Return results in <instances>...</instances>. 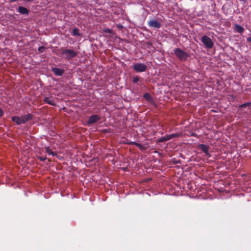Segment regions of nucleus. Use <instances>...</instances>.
Returning <instances> with one entry per match:
<instances>
[{"label": "nucleus", "instance_id": "obj_1", "mask_svg": "<svg viewBox=\"0 0 251 251\" xmlns=\"http://www.w3.org/2000/svg\"><path fill=\"white\" fill-rule=\"evenodd\" d=\"M33 117L32 114L28 113L21 117L13 116L11 118V120L13 122H15L17 125H20L25 124L28 121H30L32 119Z\"/></svg>", "mask_w": 251, "mask_h": 251}, {"label": "nucleus", "instance_id": "obj_23", "mask_svg": "<svg viewBox=\"0 0 251 251\" xmlns=\"http://www.w3.org/2000/svg\"><path fill=\"white\" fill-rule=\"evenodd\" d=\"M3 115V110L0 107V118Z\"/></svg>", "mask_w": 251, "mask_h": 251}, {"label": "nucleus", "instance_id": "obj_8", "mask_svg": "<svg viewBox=\"0 0 251 251\" xmlns=\"http://www.w3.org/2000/svg\"><path fill=\"white\" fill-rule=\"evenodd\" d=\"M100 117L98 115H93L89 117L88 124L89 125L93 124L100 120Z\"/></svg>", "mask_w": 251, "mask_h": 251}, {"label": "nucleus", "instance_id": "obj_20", "mask_svg": "<svg viewBox=\"0 0 251 251\" xmlns=\"http://www.w3.org/2000/svg\"><path fill=\"white\" fill-rule=\"evenodd\" d=\"M38 158L40 161H41L42 162L45 161L47 159L46 157H43V156H38Z\"/></svg>", "mask_w": 251, "mask_h": 251}, {"label": "nucleus", "instance_id": "obj_3", "mask_svg": "<svg viewBox=\"0 0 251 251\" xmlns=\"http://www.w3.org/2000/svg\"><path fill=\"white\" fill-rule=\"evenodd\" d=\"M174 52L176 56L181 61H184L190 56L189 54L180 48H175Z\"/></svg>", "mask_w": 251, "mask_h": 251}, {"label": "nucleus", "instance_id": "obj_10", "mask_svg": "<svg viewBox=\"0 0 251 251\" xmlns=\"http://www.w3.org/2000/svg\"><path fill=\"white\" fill-rule=\"evenodd\" d=\"M127 144L135 145L136 147H137L138 148H139L140 150L141 151H144L147 149V147L144 146L142 145H141V144L135 142H130L127 143Z\"/></svg>", "mask_w": 251, "mask_h": 251}, {"label": "nucleus", "instance_id": "obj_9", "mask_svg": "<svg viewBox=\"0 0 251 251\" xmlns=\"http://www.w3.org/2000/svg\"><path fill=\"white\" fill-rule=\"evenodd\" d=\"M52 72L57 76H62L64 73V70L57 68H52Z\"/></svg>", "mask_w": 251, "mask_h": 251}, {"label": "nucleus", "instance_id": "obj_12", "mask_svg": "<svg viewBox=\"0 0 251 251\" xmlns=\"http://www.w3.org/2000/svg\"><path fill=\"white\" fill-rule=\"evenodd\" d=\"M43 101L52 106H54L55 105V103L54 102L53 99H52L51 98L46 97L44 98Z\"/></svg>", "mask_w": 251, "mask_h": 251}, {"label": "nucleus", "instance_id": "obj_5", "mask_svg": "<svg viewBox=\"0 0 251 251\" xmlns=\"http://www.w3.org/2000/svg\"><path fill=\"white\" fill-rule=\"evenodd\" d=\"M133 68L136 72L140 73L146 71L147 66L143 63H137L133 66Z\"/></svg>", "mask_w": 251, "mask_h": 251}, {"label": "nucleus", "instance_id": "obj_24", "mask_svg": "<svg viewBox=\"0 0 251 251\" xmlns=\"http://www.w3.org/2000/svg\"><path fill=\"white\" fill-rule=\"evenodd\" d=\"M11 1L14 2L17 1V0H10Z\"/></svg>", "mask_w": 251, "mask_h": 251}, {"label": "nucleus", "instance_id": "obj_22", "mask_svg": "<svg viewBox=\"0 0 251 251\" xmlns=\"http://www.w3.org/2000/svg\"><path fill=\"white\" fill-rule=\"evenodd\" d=\"M45 48L44 46H41L39 47L38 51L40 52H43L45 50Z\"/></svg>", "mask_w": 251, "mask_h": 251}, {"label": "nucleus", "instance_id": "obj_7", "mask_svg": "<svg viewBox=\"0 0 251 251\" xmlns=\"http://www.w3.org/2000/svg\"><path fill=\"white\" fill-rule=\"evenodd\" d=\"M148 25L151 27L159 28L161 27V24L156 20H151L148 21Z\"/></svg>", "mask_w": 251, "mask_h": 251}, {"label": "nucleus", "instance_id": "obj_14", "mask_svg": "<svg viewBox=\"0 0 251 251\" xmlns=\"http://www.w3.org/2000/svg\"><path fill=\"white\" fill-rule=\"evenodd\" d=\"M45 151L49 154L53 156L57 155L56 152L52 151L49 147H45Z\"/></svg>", "mask_w": 251, "mask_h": 251}, {"label": "nucleus", "instance_id": "obj_4", "mask_svg": "<svg viewBox=\"0 0 251 251\" xmlns=\"http://www.w3.org/2000/svg\"><path fill=\"white\" fill-rule=\"evenodd\" d=\"M201 41L207 49H211L213 47L214 44L212 40L207 36H203L201 38Z\"/></svg>", "mask_w": 251, "mask_h": 251}, {"label": "nucleus", "instance_id": "obj_25", "mask_svg": "<svg viewBox=\"0 0 251 251\" xmlns=\"http://www.w3.org/2000/svg\"><path fill=\"white\" fill-rule=\"evenodd\" d=\"M107 129H104V130H103V131H104V132H107Z\"/></svg>", "mask_w": 251, "mask_h": 251}, {"label": "nucleus", "instance_id": "obj_2", "mask_svg": "<svg viewBox=\"0 0 251 251\" xmlns=\"http://www.w3.org/2000/svg\"><path fill=\"white\" fill-rule=\"evenodd\" d=\"M60 50H61V54L63 55V57L68 60H71L77 55V52L73 50L63 49L62 48H61Z\"/></svg>", "mask_w": 251, "mask_h": 251}, {"label": "nucleus", "instance_id": "obj_11", "mask_svg": "<svg viewBox=\"0 0 251 251\" xmlns=\"http://www.w3.org/2000/svg\"><path fill=\"white\" fill-rule=\"evenodd\" d=\"M17 11L21 14L25 15H27L29 12L27 8L23 6H19L17 8Z\"/></svg>", "mask_w": 251, "mask_h": 251}, {"label": "nucleus", "instance_id": "obj_21", "mask_svg": "<svg viewBox=\"0 0 251 251\" xmlns=\"http://www.w3.org/2000/svg\"><path fill=\"white\" fill-rule=\"evenodd\" d=\"M144 97L147 100H149L151 98V95L149 93H146L144 94Z\"/></svg>", "mask_w": 251, "mask_h": 251}, {"label": "nucleus", "instance_id": "obj_15", "mask_svg": "<svg viewBox=\"0 0 251 251\" xmlns=\"http://www.w3.org/2000/svg\"><path fill=\"white\" fill-rule=\"evenodd\" d=\"M169 140H171L174 138H177L181 136V134L179 133H175L171 134H167Z\"/></svg>", "mask_w": 251, "mask_h": 251}, {"label": "nucleus", "instance_id": "obj_17", "mask_svg": "<svg viewBox=\"0 0 251 251\" xmlns=\"http://www.w3.org/2000/svg\"><path fill=\"white\" fill-rule=\"evenodd\" d=\"M72 34L74 36H79L81 34L79 32V29L77 28H75L73 29Z\"/></svg>", "mask_w": 251, "mask_h": 251}, {"label": "nucleus", "instance_id": "obj_19", "mask_svg": "<svg viewBox=\"0 0 251 251\" xmlns=\"http://www.w3.org/2000/svg\"><path fill=\"white\" fill-rule=\"evenodd\" d=\"M139 80V78L137 76H133L132 81L134 83H137Z\"/></svg>", "mask_w": 251, "mask_h": 251}, {"label": "nucleus", "instance_id": "obj_18", "mask_svg": "<svg viewBox=\"0 0 251 251\" xmlns=\"http://www.w3.org/2000/svg\"><path fill=\"white\" fill-rule=\"evenodd\" d=\"M251 105V102H246L239 105L240 108L245 107Z\"/></svg>", "mask_w": 251, "mask_h": 251}, {"label": "nucleus", "instance_id": "obj_13", "mask_svg": "<svg viewBox=\"0 0 251 251\" xmlns=\"http://www.w3.org/2000/svg\"><path fill=\"white\" fill-rule=\"evenodd\" d=\"M234 29L236 32L239 33H242L244 31V28L237 24L235 25Z\"/></svg>", "mask_w": 251, "mask_h": 251}, {"label": "nucleus", "instance_id": "obj_6", "mask_svg": "<svg viewBox=\"0 0 251 251\" xmlns=\"http://www.w3.org/2000/svg\"><path fill=\"white\" fill-rule=\"evenodd\" d=\"M199 149L201 150L204 153L205 156L207 157H210L211 154L209 152V146L204 144H199Z\"/></svg>", "mask_w": 251, "mask_h": 251}, {"label": "nucleus", "instance_id": "obj_16", "mask_svg": "<svg viewBox=\"0 0 251 251\" xmlns=\"http://www.w3.org/2000/svg\"><path fill=\"white\" fill-rule=\"evenodd\" d=\"M169 140H170L168 138V136H167V135H166L165 136L161 137L160 138H159V140L157 141V142L162 143Z\"/></svg>", "mask_w": 251, "mask_h": 251}]
</instances>
